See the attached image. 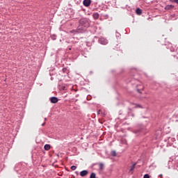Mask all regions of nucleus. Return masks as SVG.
Listing matches in <instances>:
<instances>
[{
  "instance_id": "obj_1",
  "label": "nucleus",
  "mask_w": 178,
  "mask_h": 178,
  "mask_svg": "<svg viewBox=\"0 0 178 178\" xmlns=\"http://www.w3.org/2000/svg\"><path fill=\"white\" fill-rule=\"evenodd\" d=\"M87 27H90V22L88 19H81L79 21V26L77 28V33H81V31H84Z\"/></svg>"
},
{
  "instance_id": "obj_2",
  "label": "nucleus",
  "mask_w": 178,
  "mask_h": 178,
  "mask_svg": "<svg viewBox=\"0 0 178 178\" xmlns=\"http://www.w3.org/2000/svg\"><path fill=\"white\" fill-rule=\"evenodd\" d=\"M135 85L136 86L138 92H141L140 91H143V90H144L143 83L140 82V81L136 80Z\"/></svg>"
},
{
  "instance_id": "obj_3",
  "label": "nucleus",
  "mask_w": 178,
  "mask_h": 178,
  "mask_svg": "<svg viewBox=\"0 0 178 178\" xmlns=\"http://www.w3.org/2000/svg\"><path fill=\"white\" fill-rule=\"evenodd\" d=\"M83 4L84 6L88 7L91 5V0H83Z\"/></svg>"
},
{
  "instance_id": "obj_4",
  "label": "nucleus",
  "mask_w": 178,
  "mask_h": 178,
  "mask_svg": "<svg viewBox=\"0 0 178 178\" xmlns=\"http://www.w3.org/2000/svg\"><path fill=\"white\" fill-rule=\"evenodd\" d=\"M174 8H175V6H173V5H167L165 7V10H172V9H174Z\"/></svg>"
},
{
  "instance_id": "obj_5",
  "label": "nucleus",
  "mask_w": 178,
  "mask_h": 178,
  "mask_svg": "<svg viewBox=\"0 0 178 178\" xmlns=\"http://www.w3.org/2000/svg\"><path fill=\"white\" fill-rule=\"evenodd\" d=\"M99 42L102 45H106V44H108V40L104 39V38H102V39L99 40Z\"/></svg>"
},
{
  "instance_id": "obj_6",
  "label": "nucleus",
  "mask_w": 178,
  "mask_h": 178,
  "mask_svg": "<svg viewBox=\"0 0 178 178\" xmlns=\"http://www.w3.org/2000/svg\"><path fill=\"white\" fill-rule=\"evenodd\" d=\"M87 175H88V171L86 170L80 172V176H81V177H84V176H87Z\"/></svg>"
},
{
  "instance_id": "obj_7",
  "label": "nucleus",
  "mask_w": 178,
  "mask_h": 178,
  "mask_svg": "<svg viewBox=\"0 0 178 178\" xmlns=\"http://www.w3.org/2000/svg\"><path fill=\"white\" fill-rule=\"evenodd\" d=\"M51 104H56L58 102V99L55 97H53L50 99Z\"/></svg>"
},
{
  "instance_id": "obj_8",
  "label": "nucleus",
  "mask_w": 178,
  "mask_h": 178,
  "mask_svg": "<svg viewBox=\"0 0 178 178\" xmlns=\"http://www.w3.org/2000/svg\"><path fill=\"white\" fill-rule=\"evenodd\" d=\"M44 148L45 151H49L51 149V145L47 144L44 146Z\"/></svg>"
},
{
  "instance_id": "obj_9",
  "label": "nucleus",
  "mask_w": 178,
  "mask_h": 178,
  "mask_svg": "<svg viewBox=\"0 0 178 178\" xmlns=\"http://www.w3.org/2000/svg\"><path fill=\"white\" fill-rule=\"evenodd\" d=\"M134 169H136V163H134L130 168L129 172H131V175H133V170Z\"/></svg>"
},
{
  "instance_id": "obj_10",
  "label": "nucleus",
  "mask_w": 178,
  "mask_h": 178,
  "mask_svg": "<svg viewBox=\"0 0 178 178\" xmlns=\"http://www.w3.org/2000/svg\"><path fill=\"white\" fill-rule=\"evenodd\" d=\"M136 13L137 15H141V13H143V11L141 10V9L137 8Z\"/></svg>"
},
{
  "instance_id": "obj_11",
  "label": "nucleus",
  "mask_w": 178,
  "mask_h": 178,
  "mask_svg": "<svg viewBox=\"0 0 178 178\" xmlns=\"http://www.w3.org/2000/svg\"><path fill=\"white\" fill-rule=\"evenodd\" d=\"M99 17V14H98V13H95L93 14L94 19H98Z\"/></svg>"
},
{
  "instance_id": "obj_12",
  "label": "nucleus",
  "mask_w": 178,
  "mask_h": 178,
  "mask_svg": "<svg viewBox=\"0 0 178 178\" xmlns=\"http://www.w3.org/2000/svg\"><path fill=\"white\" fill-rule=\"evenodd\" d=\"M90 178H96V175H95V173L92 172V173L90 175Z\"/></svg>"
},
{
  "instance_id": "obj_13",
  "label": "nucleus",
  "mask_w": 178,
  "mask_h": 178,
  "mask_svg": "<svg viewBox=\"0 0 178 178\" xmlns=\"http://www.w3.org/2000/svg\"><path fill=\"white\" fill-rule=\"evenodd\" d=\"M99 170H102V169H104V164L100 163V164L99 165Z\"/></svg>"
},
{
  "instance_id": "obj_14",
  "label": "nucleus",
  "mask_w": 178,
  "mask_h": 178,
  "mask_svg": "<svg viewBox=\"0 0 178 178\" xmlns=\"http://www.w3.org/2000/svg\"><path fill=\"white\" fill-rule=\"evenodd\" d=\"M111 155H112V156H116V152L115 151H112L111 152Z\"/></svg>"
},
{
  "instance_id": "obj_15",
  "label": "nucleus",
  "mask_w": 178,
  "mask_h": 178,
  "mask_svg": "<svg viewBox=\"0 0 178 178\" xmlns=\"http://www.w3.org/2000/svg\"><path fill=\"white\" fill-rule=\"evenodd\" d=\"M76 169H77V167H76V165L71 166V170H76Z\"/></svg>"
},
{
  "instance_id": "obj_16",
  "label": "nucleus",
  "mask_w": 178,
  "mask_h": 178,
  "mask_svg": "<svg viewBox=\"0 0 178 178\" xmlns=\"http://www.w3.org/2000/svg\"><path fill=\"white\" fill-rule=\"evenodd\" d=\"M170 2L177 3V5H178V0H170Z\"/></svg>"
},
{
  "instance_id": "obj_17",
  "label": "nucleus",
  "mask_w": 178,
  "mask_h": 178,
  "mask_svg": "<svg viewBox=\"0 0 178 178\" xmlns=\"http://www.w3.org/2000/svg\"><path fill=\"white\" fill-rule=\"evenodd\" d=\"M143 178H149V175L145 174L143 177Z\"/></svg>"
},
{
  "instance_id": "obj_18",
  "label": "nucleus",
  "mask_w": 178,
  "mask_h": 178,
  "mask_svg": "<svg viewBox=\"0 0 178 178\" xmlns=\"http://www.w3.org/2000/svg\"><path fill=\"white\" fill-rule=\"evenodd\" d=\"M71 33H74V30H73V31H71Z\"/></svg>"
},
{
  "instance_id": "obj_19",
  "label": "nucleus",
  "mask_w": 178,
  "mask_h": 178,
  "mask_svg": "<svg viewBox=\"0 0 178 178\" xmlns=\"http://www.w3.org/2000/svg\"><path fill=\"white\" fill-rule=\"evenodd\" d=\"M44 124H45V122H44V123H43V124H42V126H44Z\"/></svg>"
}]
</instances>
